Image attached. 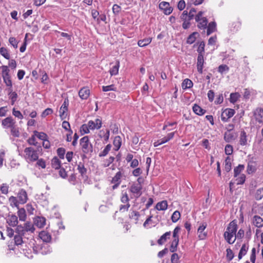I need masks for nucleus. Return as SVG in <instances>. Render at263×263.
<instances>
[{
	"mask_svg": "<svg viewBox=\"0 0 263 263\" xmlns=\"http://www.w3.org/2000/svg\"><path fill=\"white\" fill-rule=\"evenodd\" d=\"M193 83L192 81L187 78L184 79L181 84L182 88L184 90L191 88L193 87Z\"/></svg>",
	"mask_w": 263,
	"mask_h": 263,
	"instance_id": "39",
	"label": "nucleus"
},
{
	"mask_svg": "<svg viewBox=\"0 0 263 263\" xmlns=\"http://www.w3.org/2000/svg\"><path fill=\"white\" fill-rule=\"evenodd\" d=\"M171 235V232H166L163 234L160 238L157 240V243L159 245H162L164 244L167 239L170 238Z\"/></svg>",
	"mask_w": 263,
	"mask_h": 263,
	"instance_id": "28",
	"label": "nucleus"
},
{
	"mask_svg": "<svg viewBox=\"0 0 263 263\" xmlns=\"http://www.w3.org/2000/svg\"><path fill=\"white\" fill-rule=\"evenodd\" d=\"M121 201L123 203H129V198L126 191H122L120 197Z\"/></svg>",
	"mask_w": 263,
	"mask_h": 263,
	"instance_id": "47",
	"label": "nucleus"
},
{
	"mask_svg": "<svg viewBox=\"0 0 263 263\" xmlns=\"http://www.w3.org/2000/svg\"><path fill=\"white\" fill-rule=\"evenodd\" d=\"M198 34V32H194L191 33L187 38L186 43L188 44H192L194 43L196 40V35Z\"/></svg>",
	"mask_w": 263,
	"mask_h": 263,
	"instance_id": "44",
	"label": "nucleus"
},
{
	"mask_svg": "<svg viewBox=\"0 0 263 263\" xmlns=\"http://www.w3.org/2000/svg\"><path fill=\"white\" fill-rule=\"evenodd\" d=\"M9 185L6 183L2 184L0 186V191L2 194L7 195L9 193Z\"/></svg>",
	"mask_w": 263,
	"mask_h": 263,
	"instance_id": "52",
	"label": "nucleus"
},
{
	"mask_svg": "<svg viewBox=\"0 0 263 263\" xmlns=\"http://www.w3.org/2000/svg\"><path fill=\"white\" fill-rule=\"evenodd\" d=\"M0 53L6 59H10V55L7 48L3 47L0 48Z\"/></svg>",
	"mask_w": 263,
	"mask_h": 263,
	"instance_id": "48",
	"label": "nucleus"
},
{
	"mask_svg": "<svg viewBox=\"0 0 263 263\" xmlns=\"http://www.w3.org/2000/svg\"><path fill=\"white\" fill-rule=\"evenodd\" d=\"M223 138L226 142H230L234 140V135L233 133L229 132H226L224 134Z\"/></svg>",
	"mask_w": 263,
	"mask_h": 263,
	"instance_id": "51",
	"label": "nucleus"
},
{
	"mask_svg": "<svg viewBox=\"0 0 263 263\" xmlns=\"http://www.w3.org/2000/svg\"><path fill=\"white\" fill-rule=\"evenodd\" d=\"M142 185L140 183H133L129 187L130 192L136 198H139L142 195Z\"/></svg>",
	"mask_w": 263,
	"mask_h": 263,
	"instance_id": "10",
	"label": "nucleus"
},
{
	"mask_svg": "<svg viewBox=\"0 0 263 263\" xmlns=\"http://www.w3.org/2000/svg\"><path fill=\"white\" fill-rule=\"evenodd\" d=\"M175 132L168 133L166 136L163 137L162 139H159L154 143V146L157 147L159 145L168 142L170 140L173 139L174 137Z\"/></svg>",
	"mask_w": 263,
	"mask_h": 263,
	"instance_id": "14",
	"label": "nucleus"
},
{
	"mask_svg": "<svg viewBox=\"0 0 263 263\" xmlns=\"http://www.w3.org/2000/svg\"><path fill=\"white\" fill-rule=\"evenodd\" d=\"M240 98V95L238 92L231 93L230 96L229 101L231 103H235Z\"/></svg>",
	"mask_w": 263,
	"mask_h": 263,
	"instance_id": "43",
	"label": "nucleus"
},
{
	"mask_svg": "<svg viewBox=\"0 0 263 263\" xmlns=\"http://www.w3.org/2000/svg\"><path fill=\"white\" fill-rule=\"evenodd\" d=\"M35 231L34 226L31 222L27 221L23 226H17L16 229V233L25 236L26 234H32Z\"/></svg>",
	"mask_w": 263,
	"mask_h": 263,
	"instance_id": "5",
	"label": "nucleus"
},
{
	"mask_svg": "<svg viewBox=\"0 0 263 263\" xmlns=\"http://www.w3.org/2000/svg\"><path fill=\"white\" fill-rule=\"evenodd\" d=\"M16 125V122L12 117H8L2 121V125L5 129L11 128Z\"/></svg>",
	"mask_w": 263,
	"mask_h": 263,
	"instance_id": "15",
	"label": "nucleus"
},
{
	"mask_svg": "<svg viewBox=\"0 0 263 263\" xmlns=\"http://www.w3.org/2000/svg\"><path fill=\"white\" fill-rule=\"evenodd\" d=\"M57 152L59 158L63 159L65 154V149L63 147H60L57 149Z\"/></svg>",
	"mask_w": 263,
	"mask_h": 263,
	"instance_id": "63",
	"label": "nucleus"
},
{
	"mask_svg": "<svg viewBox=\"0 0 263 263\" xmlns=\"http://www.w3.org/2000/svg\"><path fill=\"white\" fill-rule=\"evenodd\" d=\"M122 139L121 137L119 136H116L113 141L115 151H118L120 149Z\"/></svg>",
	"mask_w": 263,
	"mask_h": 263,
	"instance_id": "34",
	"label": "nucleus"
},
{
	"mask_svg": "<svg viewBox=\"0 0 263 263\" xmlns=\"http://www.w3.org/2000/svg\"><path fill=\"white\" fill-rule=\"evenodd\" d=\"M256 164L255 162H248L247 168V172L248 174H252L256 171Z\"/></svg>",
	"mask_w": 263,
	"mask_h": 263,
	"instance_id": "31",
	"label": "nucleus"
},
{
	"mask_svg": "<svg viewBox=\"0 0 263 263\" xmlns=\"http://www.w3.org/2000/svg\"><path fill=\"white\" fill-rule=\"evenodd\" d=\"M6 221L10 226L14 227L18 224V217L14 214H9L7 217Z\"/></svg>",
	"mask_w": 263,
	"mask_h": 263,
	"instance_id": "18",
	"label": "nucleus"
},
{
	"mask_svg": "<svg viewBox=\"0 0 263 263\" xmlns=\"http://www.w3.org/2000/svg\"><path fill=\"white\" fill-rule=\"evenodd\" d=\"M68 105L69 100L66 98L64 100L63 103L60 108V116L62 120L65 119L67 116Z\"/></svg>",
	"mask_w": 263,
	"mask_h": 263,
	"instance_id": "13",
	"label": "nucleus"
},
{
	"mask_svg": "<svg viewBox=\"0 0 263 263\" xmlns=\"http://www.w3.org/2000/svg\"><path fill=\"white\" fill-rule=\"evenodd\" d=\"M179 239H173V240L171 241L169 249L171 252L174 253L177 251L179 244Z\"/></svg>",
	"mask_w": 263,
	"mask_h": 263,
	"instance_id": "42",
	"label": "nucleus"
},
{
	"mask_svg": "<svg viewBox=\"0 0 263 263\" xmlns=\"http://www.w3.org/2000/svg\"><path fill=\"white\" fill-rule=\"evenodd\" d=\"M171 260L172 263H180L179 257L178 254L175 252L172 255Z\"/></svg>",
	"mask_w": 263,
	"mask_h": 263,
	"instance_id": "64",
	"label": "nucleus"
},
{
	"mask_svg": "<svg viewBox=\"0 0 263 263\" xmlns=\"http://www.w3.org/2000/svg\"><path fill=\"white\" fill-rule=\"evenodd\" d=\"M9 99L11 100V105H14L17 98V95L15 91H11L9 93Z\"/></svg>",
	"mask_w": 263,
	"mask_h": 263,
	"instance_id": "57",
	"label": "nucleus"
},
{
	"mask_svg": "<svg viewBox=\"0 0 263 263\" xmlns=\"http://www.w3.org/2000/svg\"><path fill=\"white\" fill-rule=\"evenodd\" d=\"M159 8L161 9L165 15L170 14L173 11V8L170 7L167 2H162L159 4Z\"/></svg>",
	"mask_w": 263,
	"mask_h": 263,
	"instance_id": "17",
	"label": "nucleus"
},
{
	"mask_svg": "<svg viewBox=\"0 0 263 263\" xmlns=\"http://www.w3.org/2000/svg\"><path fill=\"white\" fill-rule=\"evenodd\" d=\"M102 90L104 92H106L108 91H117V88L115 87V85L111 84L108 86H102Z\"/></svg>",
	"mask_w": 263,
	"mask_h": 263,
	"instance_id": "60",
	"label": "nucleus"
},
{
	"mask_svg": "<svg viewBox=\"0 0 263 263\" xmlns=\"http://www.w3.org/2000/svg\"><path fill=\"white\" fill-rule=\"evenodd\" d=\"M102 121L101 118H96L95 120H89L87 123L83 124L80 127L82 134H88L90 130L99 129L102 127Z\"/></svg>",
	"mask_w": 263,
	"mask_h": 263,
	"instance_id": "3",
	"label": "nucleus"
},
{
	"mask_svg": "<svg viewBox=\"0 0 263 263\" xmlns=\"http://www.w3.org/2000/svg\"><path fill=\"white\" fill-rule=\"evenodd\" d=\"M206 28V34L208 35H209L210 34H211V33L215 32L216 30V24L214 22H212L209 24Z\"/></svg>",
	"mask_w": 263,
	"mask_h": 263,
	"instance_id": "40",
	"label": "nucleus"
},
{
	"mask_svg": "<svg viewBox=\"0 0 263 263\" xmlns=\"http://www.w3.org/2000/svg\"><path fill=\"white\" fill-rule=\"evenodd\" d=\"M229 71V67L224 64L220 65L218 67V71L220 74H222L225 72H227Z\"/></svg>",
	"mask_w": 263,
	"mask_h": 263,
	"instance_id": "54",
	"label": "nucleus"
},
{
	"mask_svg": "<svg viewBox=\"0 0 263 263\" xmlns=\"http://www.w3.org/2000/svg\"><path fill=\"white\" fill-rule=\"evenodd\" d=\"M181 215L178 211H175L172 214L171 219L173 222H176L180 218Z\"/></svg>",
	"mask_w": 263,
	"mask_h": 263,
	"instance_id": "61",
	"label": "nucleus"
},
{
	"mask_svg": "<svg viewBox=\"0 0 263 263\" xmlns=\"http://www.w3.org/2000/svg\"><path fill=\"white\" fill-rule=\"evenodd\" d=\"M27 142L30 145L37 146L38 144V142L36 140V136L34 134L27 139Z\"/></svg>",
	"mask_w": 263,
	"mask_h": 263,
	"instance_id": "49",
	"label": "nucleus"
},
{
	"mask_svg": "<svg viewBox=\"0 0 263 263\" xmlns=\"http://www.w3.org/2000/svg\"><path fill=\"white\" fill-rule=\"evenodd\" d=\"M61 162L57 157H54L51 160V166L52 168L58 170L61 168Z\"/></svg>",
	"mask_w": 263,
	"mask_h": 263,
	"instance_id": "38",
	"label": "nucleus"
},
{
	"mask_svg": "<svg viewBox=\"0 0 263 263\" xmlns=\"http://www.w3.org/2000/svg\"><path fill=\"white\" fill-rule=\"evenodd\" d=\"M235 110L232 108L222 109L220 116L222 121L223 122H228L235 115Z\"/></svg>",
	"mask_w": 263,
	"mask_h": 263,
	"instance_id": "9",
	"label": "nucleus"
},
{
	"mask_svg": "<svg viewBox=\"0 0 263 263\" xmlns=\"http://www.w3.org/2000/svg\"><path fill=\"white\" fill-rule=\"evenodd\" d=\"M8 202L11 207L16 208L17 209L19 208V205L21 204L17 197L13 196L9 197Z\"/></svg>",
	"mask_w": 263,
	"mask_h": 263,
	"instance_id": "27",
	"label": "nucleus"
},
{
	"mask_svg": "<svg viewBox=\"0 0 263 263\" xmlns=\"http://www.w3.org/2000/svg\"><path fill=\"white\" fill-rule=\"evenodd\" d=\"M255 198L257 200H261L263 198V188H259L256 190Z\"/></svg>",
	"mask_w": 263,
	"mask_h": 263,
	"instance_id": "59",
	"label": "nucleus"
},
{
	"mask_svg": "<svg viewBox=\"0 0 263 263\" xmlns=\"http://www.w3.org/2000/svg\"><path fill=\"white\" fill-rule=\"evenodd\" d=\"M111 148V145L110 144H107L104 149L99 154L100 157H104L106 156L109 152L110 151Z\"/></svg>",
	"mask_w": 263,
	"mask_h": 263,
	"instance_id": "55",
	"label": "nucleus"
},
{
	"mask_svg": "<svg viewBox=\"0 0 263 263\" xmlns=\"http://www.w3.org/2000/svg\"><path fill=\"white\" fill-rule=\"evenodd\" d=\"M193 110L195 114L199 116H202L206 112L205 109H202L200 106L196 104L193 106Z\"/></svg>",
	"mask_w": 263,
	"mask_h": 263,
	"instance_id": "36",
	"label": "nucleus"
},
{
	"mask_svg": "<svg viewBox=\"0 0 263 263\" xmlns=\"http://www.w3.org/2000/svg\"><path fill=\"white\" fill-rule=\"evenodd\" d=\"M39 236L44 242H49L51 240V236L50 234L47 231L44 230L41 231Z\"/></svg>",
	"mask_w": 263,
	"mask_h": 263,
	"instance_id": "23",
	"label": "nucleus"
},
{
	"mask_svg": "<svg viewBox=\"0 0 263 263\" xmlns=\"http://www.w3.org/2000/svg\"><path fill=\"white\" fill-rule=\"evenodd\" d=\"M77 170L79 173L81 174V175L82 177H87V170L85 167L84 164L83 162H79L78 165Z\"/></svg>",
	"mask_w": 263,
	"mask_h": 263,
	"instance_id": "30",
	"label": "nucleus"
},
{
	"mask_svg": "<svg viewBox=\"0 0 263 263\" xmlns=\"http://www.w3.org/2000/svg\"><path fill=\"white\" fill-rule=\"evenodd\" d=\"M33 134L37 137L39 139L43 141L46 140L48 138V136L46 134L43 132H38L36 130L34 131Z\"/></svg>",
	"mask_w": 263,
	"mask_h": 263,
	"instance_id": "53",
	"label": "nucleus"
},
{
	"mask_svg": "<svg viewBox=\"0 0 263 263\" xmlns=\"http://www.w3.org/2000/svg\"><path fill=\"white\" fill-rule=\"evenodd\" d=\"M196 45L198 46L197 49L198 55H204L205 53V42L204 41L198 42L194 45V47Z\"/></svg>",
	"mask_w": 263,
	"mask_h": 263,
	"instance_id": "22",
	"label": "nucleus"
},
{
	"mask_svg": "<svg viewBox=\"0 0 263 263\" xmlns=\"http://www.w3.org/2000/svg\"><path fill=\"white\" fill-rule=\"evenodd\" d=\"M46 219L43 217L37 216L34 218V223L38 228H42L46 224Z\"/></svg>",
	"mask_w": 263,
	"mask_h": 263,
	"instance_id": "26",
	"label": "nucleus"
},
{
	"mask_svg": "<svg viewBox=\"0 0 263 263\" xmlns=\"http://www.w3.org/2000/svg\"><path fill=\"white\" fill-rule=\"evenodd\" d=\"M36 166L41 167L42 168H45L46 167V162L43 158L37 159L36 160Z\"/></svg>",
	"mask_w": 263,
	"mask_h": 263,
	"instance_id": "58",
	"label": "nucleus"
},
{
	"mask_svg": "<svg viewBox=\"0 0 263 263\" xmlns=\"http://www.w3.org/2000/svg\"><path fill=\"white\" fill-rule=\"evenodd\" d=\"M140 214L139 212L136 211H130L128 214L129 218L134 221L135 224L138 223Z\"/></svg>",
	"mask_w": 263,
	"mask_h": 263,
	"instance_id": "25",
	"label": "nucleus"
},
{
	"mask_svg": "<svg viewBox=\"0 0 263 263\" xmlns=\"http://www.w3.org/2000/svg\"><path fill=\"white\" fill-rule=\"evenodd\" d=\"M80 144L82 152L85 154H91L93 152V146L90 142L87 136L82 138L80 140Z\"/></svg>",
	"mask_w": 263,
	"mask_h": 263,
	"instance_id": "6",
	"label": "nucleus"
},
{
	"mask_svg": "<svg viewBox=\"0 0 263 263\" xmlns=\"http://www.w3.org/2000/svg\"><path fill=\"white\" fill-rule=\"evenodd\" d=\"M207 227V223L203 222L200 223L197 229L198 237L199 240H205L207 237L208 233L205 231V229Z\"/></svg>",
	"mask_w": 263,
	"mask_h": 263,
	"instance_id": "11",
	"label": "nucleus"
},
{
	"mask_svg": "<svg viewBox=\"0 0 263 263\" xmlns=\"http://www.w3.org/2000/svg\"><path fill=\"white\" fill-rule=\"evenodd\" d=\"M110 136V132L109 129H106V130H104L103 129L100 130L99 133V136L101 138H103L104 140L107 142Z\"/></svg>",
	"mask_w": 263,
	"mask_h": 263,
	"instance_id": "32",
	"label": "nucleus"
},
{
	"mask_svg": "<svg viewBox=\"0 0 263 263\" xmlns=\"http://www.w3.org/2000/svg\"><path fill=\"white\" fill-rule=\"evenodd\" d=\"M245 170V165L243 164H239L237 166L234 168V177L235 179L234 181H230L229 185L230 190L233 187L235 184L237 185L243 184L246 181V176L242 173Z\"/></svg>",
	"mask_w": 263,
	"mask_h": 263,
	"instance_id": "1",
	"label": "nucleus"
},
{
	"mask_svg": "<svg viewBox=\"0 0 263 263\" xmlns=\"http://www.w3.org/2000/svg\"><path fill=\"white\" fill-rule=\"evenodd\" d=\"M39 148H41V146L38 147L37 149L31 146L26 147L24 150V159L28 162L36 161L39 157L38 153Z\"/></svg>",
	"mask_w": 263,
	"mask_h": 263,
	"instance_id": "4",
	"label": "nucleus"
},
{
	"mask_svg": "<svg viewBox=\"0 0 263 263\" xmlns=\"http://www.w3.org/2000/svg\"><path fill=\"white\" fill-rule=\"evenodd\" d=\"M204 63V55H198L197 61V69L200 74L203 73V68Z\"/></svg>",
	"mask_w": 263,
	"mask_h": 263,
	"instance_id": "20",
	"label": "nucleus"
},
{
	"mask_svg": "<svg viewBox=\"0 0 263 263\" xmlns=\"http://www.w3.org/2000/svg\"><path fill=\"white\" fill-rule=\"evenodd\" d=\"M237 228V225L234 221H231L228 224L226 231L224 232L223 237L229 244H233L235 241Z\"/></svg>",
	"mask_w": 263,
	"mask_h": 263,
	"instance_id": "2",
	"label": "nucleus"
},
{
	"mask_svg": "<svg viewBox=\"0 0 263 263\" xmlns=\"http://www.w3.org/2000/svg\"><path fill=\"white\" fill-rule=\"evenodd\" d=\"M2 75L4 83L8 87H12V81L11 80L10 76L9 74L10 70L7 66L3 65L1 66Z\"/></svg>",
	"mask_w": 263,
	"mask_h": 263,
	"instance_id": "7",
	"label": "nucleus"
},
{
	"mask_svg": "<svg viewBox=\"0 0 263 263\" xmlns=\"http://www.w3.org/2000/svg\"><path fill=\"white\" fill-rule=\"evenodd\" d=\"M90 95V90L88 87H83L79 91V96L82 100H86Z\"/></svg>",
	"mask_w": 263,
	"mask_h": 263,
	"instance_id": "21",
	"label": "nucleus"
},
{
	"mask_svg": "<svg viewBox=\"0 0 263 263\" xmlns=\"http://www.w3.org/2000/svg\"><path fill=\"white\" fill-rule=\"evenodd\" d=\"M123 176V173L121 171H119L112 178L110 182L114 185L112 186L113 190H115L119 187L121 182V178Z\"/></svg>",
	"mask_w": 263,
	"mask_h": 263,
	"instance_id": "12",
	"label": "nucleus"
},
{
	"mask_svg": "<svg viewBox=\"0 0 263 263\" xmlns=\"http://www.w3.org/2000/svg\"><path fill=\"white\" fill-rule=\"evenodd\" d=\"M239 144L242 146H245L247 144V135L245 130H242L240 132Z\"/></svg>",
	"mask_w": 263,
	"mask_h": 263,
	"instance_id": "35",
	"label": "nucleus"
},
{
	"mask_svg": "<svg viewBox=\"0 0 263 263\" xmlns=\"http://www.w3.org/2000/svg\"><path fill=\"white\" fill-rule=\"evenodd\" d=\"M252 222L253 225L258 228H260L263 226V219L259 216H254Z\"/></svg>",
	"mask_w": 263,
	"mask_h": 263,
	"instance_id": "24",
	"label": "nucleus"
},
{
	"mask_svg": "<svg viewBox=\"0 0 263 263\" xmlns=\"http://www.w3.org/2000/svg\"><path fill=\"white\" fill-rule=\"evenodd\" d=\"M120 67V62L119 61H117L116 63V65L114 66L112 68L109 70V73L111 76H116L118 74L119 72V68Z\"/></svg>",
	"mask_w": 263,
	"mask_h": 263,
	"instance_id": "41",
	"label": "nucleus"
},
{
	"mask_svg": "<svg viewBox=\"0 0 263 263\" xmlns=\"http://www.w3.org/2000/svg\"><path fill=\"white\" fill-rule=\"evenodd\" d=\"M181 228L177 226L176 227L173 232V239H179V233L180 232Z\"/></svg>",
	"mask_w": 263,
	"mask_h": 263,
	"instance_id": "62",
	"label": "nucleus"
},
{
	"mask_svg": "<svg viewBox=\"0 0 263 263\" xmlns=\"http://www.w3.org/2000/svg\"><path fill=\"white\" fill-rule=\"evenodd\" d=\"M24 236L23 235H22L21 234H17V235H15L14 237V240L15 244L17 246L21 245L23 242V238L22 237Z\"/></svg>",
	"mask_w": 263,
	"mask_h": 263,
	"instance_id": "56",
	"label": "nucleus"
},
{
	"mask_svg": "<svg viewBox=\"0 0 263 263\" xmlns=\"http://www.w3.org/2000/svg\"><path fill=\"white\" fill-rule=\"evenodd\" d=\"M196 21L197 22V27L200 29L206 28L208 20L206 17H195Z\"/></svg>",
	"mask_w": 263,
	"mask_h": 263,
	"instance_id": "19",
	"label": "nucleus"
},
{
	"mask_svg": "<svg viewBox=\"0 0 263 263\" xmlns=\"http://www.w3.org/2000/svg\"><path fill=\"white\" fill-rule=\"evenodd\" d=\"M17 198L21 204H24L27 202L28 198L26 191L24 189H21L17 193Z\"/></svg>",
	"mask_w": 263,
	"mask_h": 263,
	"instance_id": "16",
	"label": "nucleus"
},
{
	"mask_svg": "<svg viewBox=\"0 0 263 263\" xmlns=\"http://www.w3.org/2000/svg\"><path fill=\"white\" fill-rule=\"evenodd\" d=\"M252 120L256 123L263 124V108L257 107L252 112Z\"/></svg>",
	"mask_w": 263,
	"mask_h": 263,
	"instance_id": "8",
	"label": "nucleus"
},
{
	"mask_svg": "<svg viewBox=\"0 0 263 263\" xmlns=\"http://www.w3.org/2000/svg\"><path fill=\"white\" fill-rule=\"evenodd\" d=\"M248 249H249V245L248 244L244 243L242 245V246L239 251V252L238 253V257L239 259H241L242 258V257L247 254V253L248 251Z\"/></svg>",
	"mask_w": 263,
	"mask_h": 263,
	"instance_id": "33",
	"label": "nucleus"
},
{
	"mask_svg": "<svg viewBox=\"0 0 263 263\" xmlns=\"http://www.w3.org/2000/svg\"><path fill=\"white\" fill-rule=\"evenodd\" d=\"M152 218L153 216L151 215L146 219L143 223V227L144 228H148L155 226L154 223L153 222Z\"/></svg>",
	"mask_w": 263,
	"mask_h": 263,
	"instance_id": "50",
	"label": "nucleus"
},
{
	"mask_svg": "<svg viewBox=\"0 0 263 263\" xmlns=\"http://www.w3.org/2000/svg\"><path fill=\"white\" fill-rule=\"evenodd\" d=\"M168 204L166 200L159 202L156 205V209L159 211H165L167 209Z\"/></svg>",
	"mask_w": 263,
	"mask_h": 263,
	"instance_id": "37",
	"label": "nucleus"
},
{
	"mask_svg": "<svg viewBox=\"0 0 263 263\" xmlns=\"http://www.w3.org/2000/svg\"><path fill=\"white\" fill-rule=\"evenodd\" d=\"M152 39L151 37L144 39L139 40L138 42V45L140 47H145L149 44L152 42Z\"/></svg>",
	"mask_w": 263,
	"mask_h": 263,
	"instance_id": "45",
	"label": "nucleus"
},
{
	"mask_svg": "<svg viewBox=\"0 0 263 263\" xmlns=\"http://www.w3.org/2000/svg\"><path fill=\"white\" fill-rule=\"evenodd\" d=\"M232 168L231 159L230 157H227L224 161V169L227 172H229Z\"/></svg>",
	"mask_w": 263,
	"mask_h": 263,
	"instance_id": "46",
	"label": "nucleus"
},
{
	"mask_svg": "<svg viewBox=\"0 0 263 263\" xmlns=\"http://www.w3.org/2000/svg\"><path fill=\"white\" fill-rule=\"evenodd\" d=\"M18 211L17 212V217H18L20 221H25L27 219V214L26 210L22 208L17 209Z\"/></svg>",
	"mask_w": 263,
	"mask_h": 263,
	"instance_id": "29",
	"label": "nucleus"
}]
</instances>
